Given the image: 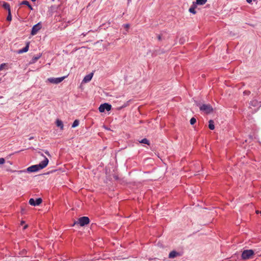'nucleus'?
I'll return each mask as SVG.
<instances>
[{"label":"nucleus","mask_w":261,"mask_h":261,"mask_svg":"<svg viewBox=\"0 0 261 261\" xmlns=\"http://www.w3.org/2000/svg\"><path fill=\"white\" fill-rule=\"evenodd\" d=\"M41 155L44 157V159L38 165H35L28 167L27 169L28 172H33L38 171L39 170L42 169L47 166L48 163V160L45 156L43 155L42 153H41Z\"/></svg>","instance_id":"nucleus-1"},{"label":"nucleus","mask_w":261,"mask_h":261,"mask_svg":"<svg viewBox=\"0 0 261 261\" xmlns=\"http://www.w3.org/2000/svg\"><path fill=\"white\" fill-rule=\"evenodd\" d=\"M254 254V251L252 250H244L242 254V257L244 259H248L251 258Z\"/></svg>","instance_id":"nucleus-2"},{"label":"nucleus","mask_w":261,"mask_h":261,"mask_svg":"<svg viewBox=\"0 0 261 261\" xmlns=\"http://www.w3.org/2000/svg\"><path fill=\"white\" fill-rule=\"evenodd\" d=\"M90 222V220L88 217H82L80 218L78 221L76 222H75L74 225L76 223L79 224L80 226H83L85 225L89 224Z\"/></svg>","instance_id":"nucleus-3"},{"label":"nucleus","mask_w":261,"mask_h":261,"mask_svg":"<svg viewBox=\"0 0 261 261\" xmlns=\"http://www.w3.org/2000/svg\"><path fill=\"white\" fill-rule=\"evenodd\" d=\"M199 108L201 111H203L206 114L211 113L213 110L212 107L210 105L203 104Z\"/></svg>","instance_id":"nucleus-4"},{"label":"nucleus","mask_w":261,"mask_h":261,"mask_svg":"<svg viewBox=\"0 0 261 261\" xmlns=\"http://www.w3.org/2000/svg\"><path fill=\"white\" fill-rule=\"evenodd\" d=\"M65 76H63V77H56V78L50 77V78H48L47 79L46 81H48L51 84H58L61 83V82H62L64 80V79H65Z\"/></svg>","instance_id":"nucleus-5"},{"label":"nucleus","mask_w":261,"mask_h":261,"mask_svg":"<svg viewBox=\"0 0 261 261\" xmlns=\"http://www.w3.org/2000/svg\"><path fill=\"white\" fill-rule=\"evenodd\" d=\"M112 108V106L111 105H109L107 103H105L103 104H101L98 109L100 112H103L105 110L109 111L111 110Z\"/></svg>","instance_id":"nucleus-6"},{"label":"nucleus","mask_w":261,"mask_h":261,"mask_svg":"<svg viewBox=\"0 0 261 261\" xmlns=\"http://www.w3.org/2000/svg\"><path fill=\"white\" fill-rule=\"evenodd\" d=\"M42 202V200L40 198H37L36 200H35L33 198H31L29 200V203L31 205L36 206L40 205Z\"/></svg>","instance_id":"nucleus-7"},{"label":"nucleus","mask_w":261,"mask_h":261,"mask_svg":"<svg viewBox=\"0 0 261 261\" xmlns=\"http://www.w3.org/2000/svg\"><path fill=\"white\" fill-rule=\"evenodd\" d=\"M41 29V24L40 23H38L37 24H35V25L33 26L32 29V32H31V34L32 35H36L37 32Z\"/></svg>","instance_id":"nucleus-8"},{"label":"nucleus","mask_w":261,"mask_h":261,"mask_svg":"<svg viewBox=\"0 0 261 261\" xmlns=\"http://www.w3.org/2000/svg\"><path fill=\"white\" fill-rule=\"evenodd\" d=\"M93 73H91L86 75L83 80V82L88 83V82H90L91 80V79L93 77Z\"/></svg>","instance_id":"nucleus-9"},{"label":"nucleus","mask_w":261,"mask_h":261,"mask_svg":"<svg viewBox=\"0 0 261 261\" xmlns=\"http://www.w3.org/2000/svg\"><path fill=\"white\" fill-rule=\"evenodd\" d=\"M179 255H180V254L178 252L175 251H172L169 254V257L170 258H173Z\"/></svg>","instance_id":"nucleus-10"},{"label":"nucleus","mask_w":261,"mask_h":261,"mask_svg":"<svg viewBox=\"0 0 261 261\" xmlns=\"http://www.w3.org/2000/svg\"><path fill=\"white\" fill-rule=\"evenodd\" d=\"M41 55L40 54L38 55L37 56L34 57L30 62V64L35 63L40 57Z\"/></svg>","instance_id":"nucleus-11"},{"label":"nucleus","mask_w":261,"mask_h":261,"mask_svg":"<svg viewBox=\"0 0 261 261\" xmlns=\"http://www.w3.org/2000/svg\"><path fill=\"white\" fill-rule=\"evenodd\" d=\"M29 44H27V45L24 47H23L21 49L19 50L18 53L19 54H22L23 53L27 52L29 50Z\"/></svg>","instance_id":"nucleus-12"},{"label":"nucleus","mask_w":261,"mask_h":261,"mask_svg":"<svg viewBox=\"0 0 261 261\" xmlns=\"http://www.w3.org/2000/svg\"><path fill=\"white\" fill-rule=\"evenodd\" d=\"M3 7L5 9L7 10L8 11H11L10 5L8 3H6V2H4L3 3Z\"/></svg>","instance_id":"nucleus-13"},{"label":"nucleus","mask_w":261,"mask_h":261,"mask_svg":"<svg viewBox=\"0 0 261 261\" xmlns=\"http://www.w3.org/2000/svg\"><path fill=\"white\" fill-rule=\"evenodd\" d=\"M56 125L57 126L60 127L61 129H63L64 125L61 120L59 119L57 120L56 121Z\"/></svg>","instance_id":"nucleus-14"},{"label":"nucleus","mask_w":261,"mask_h":261,"mask_svg":"<svg viewBox=\"0 0 261 261\" xmlns=\"http://www.w3.org/2000/svg\"><path fill=\"white\" fill-rule=\"evenodd\" d=\"M208 127L211 130H213L215 129L214 122L213 120H211L209 121Z\"/></svg>","instance_id":"nucleus-15"},{"label":"nucleus","mask_w":261,"mask_h":261,"mask_svg":"<svg viewBox=\"0 0 261 261\" xmlns=\"http://www.w3.org/2000/svg\"><path fill=\"white\" fill-rule=\"evenodd\" d=\"M207 2V0H196V4L199 5H203Z\"/></svg>","instance_id":"nucleus-16"},{"label":"nucleus","mask_w":261,"mask_h":261,"mask_svg":"<svg viewBox=\"0 0 261 261\" xmlns=\"http://www.w3.org/2000/svg\"><path fill=\"white\" fill-rule=\"evenodd\" d=\"M140 143L149 145V141L146 138L141 140Z\"/></svg>","instance_id":"nucleus-17"},{"label":"nucleus","mask_w":261,"mask_h":261,"mask_svg":"<svg viewBox=\"0 0 261 261\" xmlns=\"http://www.w3.org/2000/svg\"><path fill=\"white\" fill-rule=\"evenodd\" d=\"M79 124V121L78 120H75L74 121L72 125V127H75L76 126H77Z\"/></svg>","instance_id":"nucleus-18"},{"label":"nucleus","mask_w":261,"mask_h":261,"mask_svg":"<svg viewBox=\"0 0 261 261\" xmlns=\"http://www.w3.org/2000/svg\"><path fill=\"white\" fill-rule=\"evenodd\" d=\"M7 20L9 21H11V20H12V16H11V11H8V15L7 17Z\"/></svg>","instance_id":"nucleus-19"},{"label":"nucleus","mask_w":261,"mask_h":261,"mask_svg":"<svg viewBox=\"0 0 261 261\" xmlns=\"http://www.w3.org/2000/svg\"><path fill=\"white\" fill-rule=\"evenodd\" d=\"M258 102L257 100H254L250 102V105L252 106L255 107L257 105Z\"/></svg>","instance_id":"nucleus-20"},{"label":"nucleus","mask_w":261,"mask_h":261,"mask_svg":"<svg viewBox=\"0 0 261 261\" xmlns=\"http://www.w3.org/2000/svg\"><path fill=\"white\" fill-rule=\"evenodd\" d=\"M29 4H30V3L28 1H23L21 2L20 3V5H26V6H28Z\"/></svg>","instance_id":"nucleus-21"},{"label":"nucleus","mask_w":261,"mask_h":261,"mask_svg":"<svg viewBox=\"0 0 261 261\" xmlns=\"http://www.w3.org/2000/svg\"><path fill=\"white\" fill-rule=\"evenodd\" d=\"M196 122V120L195 118L194 117H192L191 119H190V124L191 125H193L194 124H195Z\"/></svg>","instance_id":"nucleus-22"},{"label":"nucleus","mask_w":261,"mask_h":261,"mask_svg":"<svg viewBox=\"0 0 261 261\" xmlns=\"http://www.w3.org/2000/svg\"><path fill=\"white\" fill-rule=\"evenodd\" d=\"M189 11H190L191 13H193V14H196V11H195V8H194V7H191V8L189 9Z\"/></svg>","instance_id":"nucleus-23"},{"label":"nucleus","mask_w":261,"mask_h":261,"mask_svg":"<svg viewBox=\"0 0 261 261\" xmlns=\"http://www.w3.org/2000/svg\"><path fill=\"white\" fill-rule=\"evenodd\" d=\"M5 160L4 158H0V165L4 164Z\"/></svg>","instance_id":"nucleus-24"},{"label":"nucleus","mask_w":261,"mask_h":261,"mask_svg":"<svg viewBox=\"0 0 261 261\" xmlns=\"http://www.w3.org/2000/svg\"><path fill=\"white\" fill-rule=\"evenodd\" d=\"M5 64H2L0 66V70H3V69L4 68V67L5 66Z\"/></svg>","instance_id":"nucleus-25"},{"label":"nucleus","mask_w":261,"mask_h":261,"mask_svg":"<svg viewBox=\"0 0 261 261\" xmlns=\"http://www.w3.org/2000/svg\"><path fill=\"white\" fill-rule=\"evenodd\" d=\"M17 173H18V174H22L23 173H25V171H18Z\"/></svg>","instance_id":"nucleus-26"},{"label":"nucleus","mask_w":261,"mask_h":261,"mask_svg":"<svg viewBox=\"0 0 261 261\" xmlns=\"http://www.w3.org/2000/svg\"><path fill=\"white\" fill-rule=\"evenodd\" d=\"M28 8H29L30 10H33V8H32V7L31 6V5L30 4H29V5L28 6Z\"/></svg>","instance_id":"nucleus-27"},{"label":"nucleus","mask_w":261,"mask_h":261,"mask_svg":"<svg viewBox=\"0 0 261 261\" xmlns=\"http://www.w3.org/2000/svg\"><path fill=\"white\" fill-rule=\"evenodd\" d=\"M45 153L48 156L50 155V154L49 153L48 151H45Z\"/></svg>","instance_id":"nucleus-28"},{"label":"nucleus","mask_w":261,"mask_h":261,"mask_svg":"<svg viewBox=\"0 0 261 261\" xmlns=\"http://www.w3.org/2000/svg\"><path fill=\"white\" fill-rule=\"evenodd\" d=\"M125 27L127 29L129 27V24H125Z\"/></svg>","instance_id":"nucleus-29"},{"label":"nucleus","mask_w":261,"mask_h":261,"mask_svg":"<svg viewBox=\"0 0 261 261\" xmlns=\"http://www.w3.org/2000/svg\"><path fill=\"white\" fill-rule=\"evenodd\" d=\"M247 2L248 3H251L252 1V0H246Z\"/></svg>","instance_id":"nucleus-30"},{"label":"nucleus","mask_w":261,"mask_h":261,"mask_svg":"<svg viewBox=\"0 0 261 261\" xmlns=\"http://www.w3.org/2000/svg\"><path fill=\"white\" fill-rule=\"evenodd\" d=\"M27 227H28V225H25V226H24V227H23V229H26Z\"/></svg>","instance_id":"nucleus-31"},{"label":"nucleus","mask_w":261,"mask_h":261,"mask_svg":"<svg viewBox=\"0 0 261 261\" xmlns=\"http://www.w3.org/2000/svg\"><path fill=\"white\" fill-rule=\"evenodd\" d=\"M33 139V137H31V138H30V140H31V139Z\"/></svg>","instance_id":"nucleus-32"},{"label":"nucleus","mask_w":261,"mask_h":261,"mask_svg":"<svg viewBox=\"0 0 261 261\" xmlns=\"http://www.w3.org/2000/svg\"><path fill=\"white\" fill-rule=\"evenodd\" d=\"M32 2H35L36 0H31Z\"/></svg>","instance_id":"nucleus-33"}]
</instances>
